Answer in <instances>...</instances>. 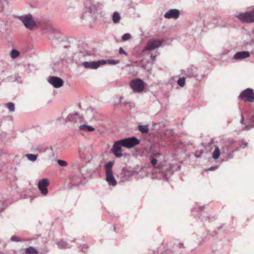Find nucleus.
I'll list each match as a JSON object with an SVG mask.
<instances>
[{
	"instance_id": "obj_1",
	"label": "nucleus",
	"mask_w": 254,
	"mask_h": 254,
	"mask_svg": "<svg viewBox=\"0 0 254 254\" xmlns=\"http://www.w3.org/2000/svg\"><path fill=\"white\" fill-rule=\"evenodd\" d=\"M115 164L114 161H109L105 164L104 168L106 171V180L110 186H115L117 184L116 180L113 175V166Z\"/></svg>"
},
{
	"instance_id": "obj_2",
	"label": "nucleus",
	"mask_w": 254,
	"mask_h": 254,
	"mask_svg": "<svg viewBox=\"0 0 254 254\" xmlns=\"http://www.w3.org/2000/svg\"><path fill=\"white\" fill-rule=\"evenodd\" d=\"M18 19L22 22L25 27L29 30L33 29L36 26V22L31 14L19 16Z\"/></svg>"
},
{
	"instance_id": "obj_3",
	"label": "nucleus",
	"mask_w": 254,
	"mask_h": 254,
	"mask_svg": "<svg viewBox=\"0 0 254 254\" xmlns=\"http://www.w3.org/2000/svg\"><path fill=\"white\" fill-rule=\"evenodd\" d=\"M236 17L243 23L254 22V7L251 11L240 13L236 16Z\"/></svg>"
},
{
	"instance_id": "obj_4",
	"label": "nucleus",
	"mask_w": 254,
	"mask_h": 254,
	"mask_svg": "<svg viewBox=\"0 0 254 254\" xmlns=\"http://www.w3.org/2000/svg\"><path fill=\"white\" fill-rule=\"evenodd\" d=\"M130 86L134 92H141L144 89V83L142 80L136 78L132 80L130 83Z\"/></svg>"
},
{
	"instance_id": "obj_5",
	"label": "nucleus",
	"mask_w": 254,
	"mask_h": 254,
	"mask_svg": "<svg viewBox=\"0 0 254 254\" xmlns=\"http://www.w3.org/2000/svg\"><path fill=\"white\" fill-rule=\"evenodd\" d=\"M120 143H122L123 147L131 148L139 143V140L135 137L126 138L120 140Z\"/></svg>"
},
{
	"instance_id": "obj_6",
	"label": "nucleus",
	"mask_w": 254,
	"mask_h": 254,
	"mask_svg": "<svg viewBox=\"0 0 254 254\" xmlns=\"http://www.w3.org/2000/svg\"><path fill=\"white\" fill-rule=\"evenodd\" d=\"M239 98L245 101L253 102L254 101V92L253 89L247 88L241 92Z\"/></svg>"
},
{
	"instance_id": "obj_7",
	"label": "nucleus",
	"mask_w": 254,
	"mask_h": 254,
	"mask_svg": "<svg viewBox=\"0 0 254 254\" xmlns=\"http://www.w3.org/2000/svg\"><path fill=\"white\" fill-rule=\"evenodd\" d=\"M162 46V41L156 39H152L148 41L146 46L142 49V52L154 50Z\"/></svg>"
},
{
	"instance_id": "obj_8",
	"label": "nucleus",
	"mask_w": 254,
	"mask_h": 254,
	"mask_svg": "<svg viewBox=\"0 0 254 254\" xmlns=\"http://www.w3.org/2000/svg\"><path fill=\"white\" fill-rule=\"evenodd\" d=\"M119 142H120V140L116 141L114 143L111 149L112 152L117 158H120L123 155L122 149V147L123 146V145H122V143Z\"/></svg>"
},
{
	"instance_id": "obj_9",
	"label": "nucleus",
	"mask_w": 254,
	"mask_h": 254,
	"mask_svg": "<svg viewBox=\"0 0 254 254\" xmlns=\"http://www.w3.org/2000/svg\"><path fill=\"white\" fill-rule=\"evenodd\" d=\"M48 81L56 88L63 86L64 83V80L61 78L54 76H50L48 78Z\"/></svg>"
},
{
	"instance_id": "obj_10",
	"label": "nucleus",
	"mask_w": 254,
	"mask_h": 254,
	"mask_svg": "<svg viewBox=\"0 0 254 254\" xmlns=\"http://www.w3.org/2000/svg\"><path fill=\"white\" fill-rule=\"evenodd\" d=\"M49 184L48 179L44 178L40 180L38 182V187L41 193L46 195L48 193L47 187Z\"/></svg>"
},
{
	"instance_id": "obj_11",
	"label": "nucleus",
	"mask_w": 254,
	"mask_h": 254,
	"mask_svg": "<svg viewBox=\"0 0 254 254\" xmlns=\"http://www.w3.org/2000/svg\"><path fill=\"white\" fill-rule=\"evenodd\" d=\"M133 173L131 171L128 170L127 168H123L121 172L118 175V177L121 179V181L123 182L128 181Z\"/></svg>"
},
{
	"instance_id": "obj_12",
	"label": "nucleus",
	"mask_w": 254,
	"mask_h": 254,
	"mask_svg": "<svg viewBox=\"0 0 254 254\" xmlns=\"http://www.w3.org/2000/svg\"><path fill=\"white\" fill-rule=\"evenodd\" d=\"M197 68L193 66H191L186 70H182V74L186 77H196L197 74L196 73Z\"/></svg>"
},
{
	"instance_id": "obj_13",
	"label": "nucleus",
	"mask_w": 254,
	"mask_h": 254,
	"mask_svg": "<svg viewBox=\"0 0 254 254\" xmlns=\"http://www.w3.org/2000/svg\"><path fill=\"white\" fill-rule=\"evenodd\" d=\"M180 14V11L177 9H171L166 12L164 17L167 19H177Z\"/></svg>"
},
{
	"instance_id": "obj_14",
	"label": "nucleus",
	"mask_w": 254,
	"mask_h": 254,
	"mask_svg": "<svg viewBox=\"0 0 254 254\" xmlns=\"http://www.w3.org/2000/svg\"><path fill=\"white\" fill-rule=\"evenodd\" d=\"M82 65L86 68L97 69L101 65V60L91 62H84Z\"/></svg>"
},
{
	"instance_id": "obj_15",
	"label": "nucleus",
	"mask_w": 254,
	"mask_h": 254,
	"mask_svg": "<svg viewBox=\"0 0 254 254\" xmlns=\"http://www.w3.org/2000/svg\"><path fill=\"white\" fill-rule=\"evenodd\" d=\"M86 9L90 11V12H95L97 10V6L96 3L90 0H86L84 3Z\"/></svg>"
},
{
	"instance_id": "obj_16",
	"label": "nucleus",
	"mask_w": 254,
	"mask_h": 254,
	"mask_svg": "<svg viewBox=\"0 0 254 254\" xmlns=\"http://www.w3.org/2000/svg\"><path fill=\"white\" fill-rule=\"evenodd\" d=\"M250 56V53L247 51H242L236 53L233 59L234 60H243L245 58L249 57Z\"/></svg>"
},
{
	"instance_id": "obj_17",
	"label": "nucleus",
	"mask_w": 254,
	"mask_h": 254,
	"mask_svg": "<svg viewBox=\"0 0 254 254\" xmlns=\"http://www.w3.org/2000/svg\"><path fill=\"white\" fill-rule=\"evenodd\" d=\"M235 150L231 151L230 145H226L222 149V154L224 153L227 159H231L233 157V153Z\"/></svg>"
},
{
	"instance_id": "obj_18",
	"label": "nucleus",
	"mask_w": 254,
	"mask_h": 254,
	"mask_svg": "<svg viewBox=\"0 0 254 254\" xmlns=\"http://www.w3.org/2000/svg\"><path fill=\"white\" fill-rule=\"evenodd\" d=\"M81 118L79 114L76 113L75 114H69L67 117L66 120V121H74L76 122L78 120H80Z\"/></svg>"
},
{
	"instance_id": "obj_19",
	"label": "nucleus",
	"mask_w": 254,
	"mask_h": 254,
	"mask_svg": "<svg viewBox=\"0 0 254 254\" xmlns=\"http://www.w3.org/2000/svg\"><path fill=\"white\" fill-rule=\"evenodd\" d=\"M251 124L249 125H246L242 127V130H248L254 127V115L251 117L250 119Z\"/></svg>"
},
{
	"instance_id": "obj_20",
	"label": "nucleus",
	"mask_w": 254,
	"mask_h": 254,
	"mask_svg": "<svg viewBox=\"0 0 254 254\" xmlns=\"http://www.w3.org/2000/svg\"><path fill=\"white\" fill-rule=\"evenodd\" d=\"M101 65L108 64H112V65H115L119 63V60H101Z\"/></svg>"
},
{
	"instance_id": "obj_21",
	"label": "nucleus",
	"mask_w": 254,
	"mask_h": 254,
	"mask_svg": "<svg viewBox=\"0 0 254 254\" xmlns=\"http://www.w3.org/2000/svg\"><path fill=\"white\" fill-rule=\"evenodd\" d=\"M25 252L26 254H37V250L34 247L30 246L25 249Z\"/></svg>"
},
{
	"instance_id": "obj_22",
	"label": "nucleus",
	"mask_w": 254,
	"mask_h": 254,
	"mask_svg": "<svg viewBox=\"0 0 254 254\" xmlns=\"http://www.w3.org/2000/svg\"><path fill=\"white\" fill-rule=\"evenodd\" d=\"M58 247L60 249H67L70 248V246L66 242L63 241L57 243Z\"/></svg>"
},
{
	"instance_id": "obj_23",
	"label": "nucleus",
	"mask_w": 254,
	"mask_h": 254,
	"mask_svg": "<svg viewBox=\"0 0 254 254\" xmlns=\"http://www.w3.org/2000/svg\"><path fill=\"white\" fill-rule=\"evenodd\" d=\"M79 128L81 130H86L88 131H93L95 130V128L89 125H83L79 127Z\"/></svg>"
},
{
	"instance_id": "obj_24",
	"label": "nucleus",
	"mask_w": 254,
	"mask_h": 254,
	"mask_svg": "<svg viewBox=\"0 0 254 254\" xmlns=\"http://www.w3.org/2000/svg\"><path fill=\"white\" fill-rule=\"evenodd\" d=\"M138 127L139 131L142 133H147L149 131L148 126L147 125H139Z\"/></svg>"
},
{
	"instance_id": "obj_25",
	"label": "nucleus",
	"mask_w": 254,
	"mask_h": 254,
	"mask_svg": "<svg viewBox=\"0 0 254 254\" xmlns=\"http://www.w3.org/2000/svg\"><path fill=\"white\" fill-rule=\"evenodd\" d=\"M121 19L120 14L118 12H114L113 15V21L114 23H118Z\"/></svg>"
},
{
	"instance_id": "obj_26",
	"label": "nucleus",
	"mask_w": 254,
	"mask_h": 254,
	"mask_svg": "<svg viewBox=\"0 0 254 254\" xmlns=\"http://www.w3.org/2000/svg\"><path fill=\"white\" fill-rule=\"evenodd\" d=\"M220 150L218 146H215V150L212 154V157L214 159H217L220 156Z\"/></svg>"
},
{
	"instance_id": "obj_27",
	"label": "nucleus",
	"mask_w": 254,
	"mask_h": 254,
	"mask_svg": "<svg viewBox=\"0 0 254 254\" xmlns=\"http://www.w3.org/2000/svg\"><path fill=\"white\" fill-rule=\"evenodd\" d=\"M25 156L27 157L28 160L32 162H34L37 160L38 155L37 154H26Z\"/></svg>"
},
{
	"instance_id": "obj_28",
	"label": "nucleus",
	"mask_w": 254,
	"mask_h": 254,
	"mask_svg": "<svg viewBox=\"0 0 254 254\" xmlns=\"http://www.w3.org/2000/svg\"><path fill=\"white\" fill-rule=\"evenodd\" d=\"M5 107L8 109L10 112H13L15 111V106L14 103L12 102H8L5 104Z\"/></svg>"
},
{
	"instance_id": "obj_29",
	"label": "nucleus",
	"mask_w": 254,
	"mask_h": 254,
	"mask_svg": "<svg viewBox=\"0 0 254 254\" xmlns=\"http://www.w3.org/2000/svg\"><path fill=\"white\" fill-rule=\"evenodd\" d=\"M19 54L18 51L13 49L11 51L10 55L12 59H15L19 55Z\"/></svg>"
},
{
	"instance_id": "obj_30",
	"label": "nucleus",
	"mask_w": 254,
	"mask_h": 254,
	"mask_svg": "<svg viewBox=\"0 0 254 254\" xmlns=\"http://www.w3.org/2000/svg\"><path fill=\"white\" fill-rule=\"evenodd\" d=\"M48 30L51 34H59V31L58 29L51 26H49Z\"/></svg>"
},
{
	"instance_id": "obj_31",
	"label": "nucleus",
	"mask_w": 254,
	"mask_h": 254,
	"mask_svg": "<svg viewBox=\"0 0 254 254\" xmlns=\"http://www.w3.org/2000/svg\"><path fill=\"white\" fill-rule=\"evenodd\" d=\"M178 84L181 87H184L185 84V78L184 77L180 78L178 81Z\"/></svg>"
},
{
	"instance_id": "obj_32",
	"label": "nucleus",
	"mask_w": 254,
	"mask_h": 254,
	"mask_svg": "<svg viewBox=\"0 0 254 254\" xmlns=\"http://www.w3.org/2000/svg\"><path fill=\"white\" fill-rule=\"evenodd\" d=\"M131 38V35L130 34L128 33H126L124 34L122 37V39L124 41H126L127 40H128Z\"/></svg>"
},
{
	"instance_id": "obj_33",
	"label": "nucleus",
	"mask_w": 254,
	"mask_h": 254,
	"mask_svg": "<svg viewBox=\"0 0 254 254\" xmlns=\"http://www.w3.org/2000/svg\"><path fill=\"white\" fill-rule=\"evenodd\" d=\"M57 163L61 166L64 167L67 165V163L64 160L58 159L57 161Z\"/></svg>"
},
{
	"instance_id": "obj_34",
	"label": "nucleus",
	"mask_w": 254,
	"mask_h": 254,
	"mask_svg": "<svg viewBox=\"0 0 254 254\" xmlns=\"http://www.w3.org/2000/svg\"><path fill=\"white\" fill-rule=\"evenodd\" d=\"M35 150L39 152H44L46 151V148L43 146H39L35 148Z\"/></svg>"
},
{
	"instance_id": "obj_35",
	"label": "nucleus",
	"mask_w": 254,
	"mask_h": 254,
	"mask_svg": "<svg viewBox=\"0 0 254 254\" xmlns=\"http://www.w3.org/2000/svg\"><path fill=\"white\" fill-rule=\"evenodd\" d=\"M204 153V151L203 150H200L199 151H197L195 153V156L196 158H199L200 157L201 155Z\"/></svg>"
},
{
	"instance_id": "obj_36",
	"label": "nucleus",
	"mask_w": 254,
	"mask_h": 254,
	"mask_svg": "<svg viewBox=\"0 0 254 254\" xmlns=\"http://www.w3.org/2000/svg\"><path fill=\"white\" fill-rule=\"evenodd\" d=\"M121 105L124 107L128 106L130 108H131L132 106L131 103L128 102H124L121 103Z\"/></svg>"
},
{
	"instance_id": "obj_37",
	"label": "nucleus",
	"mask_w": 254,
	"mask_h": 254,
	"mask_svg": "<svg viewBox=\"0 0 254 254\" xmlns=\"http://www.w3.org/2000/svg\"><path fill=\"white\" fill-rule=\"evenodd\" d=\"M157 160L155 157L151 159L150 163L153 166H154L157 164Z\"/></svg>"
},
{
	"instance_id": "obj_38",
	"label": "nucleus",
	"mask_w": 254,
	"mask_h": 254,
	"mask_svg": "<svg viewBox=\"0 0 254 254\" xmlns=\"http://www.w3.org/2000/svg\"><path fill=\"white\" fill-rule=\"evenodd\" d=\"M119 53L120 54H124L126 56L127 55V53L122 47L120 48L119 50Z\"/></svg>"
},
{
	"instance_id": "obj_39",
	"label": "nucleus",
	"mask_w": 254,
	"mask_h": 254,
	"mask_svg": "<svg viewBox=\"0 0 254 254\" xmlns=\"http://www.w3.org/2000/svg\"><path fill=\"white\" fill-rule=\"evenodd\" d=\"M10 240L11 241H14V242H19L20 241V239L15 236H13L11 237Z\"/></svg>"
},
{
	"instance_id": "obj_40",
	"label": "nucleus",
	"mask_w": 254,
	"mask_h": 254,
	"mask_svg": "<svg viewBox=\"0 0 254 254\" xmlns=\"http://www.w3.org/2000/svg\"><path fill=\"white\" fill-rule=\"evenodd\" d=\"M220 26H221V27H228L231 26V25L230 24L226 23H225L224 22H222L220 24Z\"/></svg>"
},
{
	"instance_id": "obj_41",
	"label": "nucleus",
	"mask_w": 254,
	"mask_h": 254,
	"mask_svg": "<svg viewBox=\"0 0 254 254\" xmlns=\"http://www.w3.org/2000/svg\"><path fill=\"white\" fill-rule=\"evenodd\" d=\"M8 79H10V80L14 81V80H15V78L12 76H10L7 77L6 79H3L2 81L6 82V81H7V80H8Z\"/></svg>"
},
{
	"instance_id": "obj_42",
	"label": "nucleus",
	"mask_w": 254,
	"mask_h": 254,
	"mask_svg": "<svg viewBox=\"0 0 254 254\" xmlns=\"http://www.w3.org/2000/svg\"><path fill=\"white\" fill-rule=\"evenodd\" d=\"M156 57V55H151L150 58L152 60V63H154L155 62Z\"/></svg>"
},
{
	"instance_id": "obj_43",
	"label": "nucleus",
	"mask_w": 254,
	"mask_h": 254,
	"mask_svg": "<svg viewBox=\"0 0 254 254\" xmlns=\"http://www.w3.org/2000/svg\"><path fill=\"white\" fill-rule=\"evenodd\" d=\"M78 153H79V156H80L81 158H82V157H83V151H82V150L81 148H80V149H79V150H78Z\"/></svg>"
},
{
	"instance_id": "obj_44",
	"label": "nucleus",
	"mask_w": 254,
	"mask_h": 254,
	"mask_svg": "<svg viewBox=\"0 0 254 254\" xmlns=\"http://www.w3.org/2000/svg\"><path fill=\"white\" fill-rule=\"evenodd\" d=\"M244 121H245V119H244V117L243 115V114L241 115V123L243 125H245L244 124Z\"/></svg>"
},
{
	"instance_id": "obj_45",
	"label": "nucleus",
	"mask_w": 254,
	"mask_h": 254,
	"mask_svg": "<svg viewBox=\"0 0 254 254\" xmlns=\"http://www.w3.org/2000/svg\"><path fill=\"white\" fill-rule=\"evenodd\" d=\"M5 209V207L2 204L1 206H0V213L2 212L4 209Z\"/></svg>"
},
{
	"instance_id": "obj_46",
	"label": "nucleus",
	"mask_w": 254,
	"mask_h": 254,
	"mask_svg": "<svg viewBox=\"0 0 254 254\" xmlns=\"http://www.w3.org/2000/svg\"><path fill=\"white\" fill-rule=\"evenodd\" d=\"M160 155H161V154L160 153L157 152V153H155V154H154V157H155H155H158V156H160Z\"/></svg>"
},
{
	"instance_id": "obj_47",
	"label": "nucleus",
	"mask_w": 254,
	"mask_h": 254,
	"mask_svg": "<svg viewBox=\"0 0 254 254\" xmlns=\"http://www.w3.org/2000/svg\"><path fill=\"white\" fill-rule=\"evenodd\" d=\"M218 23V19L217 18H214V21L213 22V23L214 24H216Z\"/></svg>"
},
{
	"instance_id": "obj_48",
	"label": "nucleus",
	"mask_w": 254,
	"mask_h": 254,
	"mask_svg": "<svg viewBox=\"0 0 254 254\" xmlns=\"http://www.w3.org/2000/svg\"><path fill=\"white\" fill-rule=\"evenodd\" d=\"M243 145H244V146L243 147V148H244L248 146V143L246 142H244L243 143Z\"/></svg>"
},
{
	"instance_id": "obj_49",
	"label": "nucleus",
	"mask_w": 254,
	"mask_h": 254,
	"mask_svg": "<svg viewBox=\"0 0 254 254\" xmlns=\"http://www.w3.org/2000/svg\"><path fill=\"white\" fill-rule=\"evenodd\" d=\"M55 39V40H60V37H54L52 39Z\"/></svg>"
},
{
	"instance_id": "obj_50",
	"label": "nucleus",
	"mask_w": 254,
	"mask_h": 254,
	"mask_svg": "<svg viewBox=\"0 0 254 254\" xmlns=\"http://www.w3.org/2000/svg\"><path fill=\"white\" fill-rule=\"evenodd\" d=\"M214 169V167H211L208 169V170L209 171H212Z\"/></svg>"
},
{
	"instance_id": "obj_51",
	"label": "nucleus",
	"mask_w": 254,
	"mask_h": 254,
	"mask_svg": "<svg viewBox=\"0 0 254 254\" xmlns=\"http://www.w3.org/2000/svg\"><path fill=\"white\" fill-rule=\"evenodd\" d=\"M183 246H184L183 244L180 243L178 244V247H179L180 248L183 247Z\"/></svg>"
},
{
	"instance_id": "obj_52",
	"label": "nucleus",
	"mask_w": 254,
	"mask_h": 254,
	"mask_svg": "<svg viewBox=\"0 0 254 254\" xmlns=\"http://www.w3.org/2000/svg\"><path fill=\"white\" fill-rule=\"evenodd\" d=\"M253 53H254V49L252 51Z\"/></svg>"
},
{
	"instance_id": "obj_53",
	"label": "nucleus",
	"mask_w": 254,
	"mask_h": 254,
	"mask_svg": "<svg viewBox=\"0 0 254 254\" xmlns=\"http://www.w3.org/2000/svg\"><path fill=\"white\" fill-rule=\"evenodd\" d=\"M46 253H47V251L44 254L41 253L40 254H46Z\"/></svg>"
},
{
	"instance_id": "obj_54",
	"label": "nucleus",
	"mask_w": 254,
	"mask_h": 254,
	"mask_svg": "<svg viewBox=\"0 0 254 254\" xmlns=\"http://www.w3.org/2000/svg\"><path fill=\"white\" fill-rule=\"evenodd\" d=\"M2 0H0V4L1 3Z\"/></svg>"
}]
</instances>
